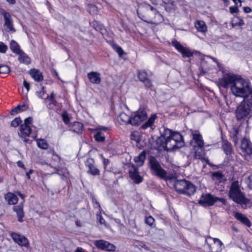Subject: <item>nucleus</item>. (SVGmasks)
Masks as SVG:
<instances>
[{
  "label": "nucleus",
  "mask_w": 252,
  "mask_h": 252,
  "mask_svg": "<svg viewBox=\"0 0 252 252\" xmlns=\"http://www.w3.org/2000/svg\"><path fill=\"white\" fill-rule=\"evenodd\" d=\"M137 12L139 17L149 23L157 24L163 21L162 15L156 9L147 3L140 4Z\"/></svg>",
  "instance_id": "nucleus-1"
},
{
  "label": "nucleus",
  "mask_w": 252,
  "mask_h": 252,
  "mask_svg": "<svg viewBox=\"0 0 252 252\" xmlns=\"http://www.w3.org/2000/svg\"><path fill=\"white\" fill-rule=\"evenodd\" d=\"M163 136L164 137L163 147L167 151H172L184 146L183 136L178 132L166 128L164 129Z\"/></svg>",
  "instance_id": "nucleus-2"
},
{
  "label": "nucleus",
  "mask_w": 252,
  "mask_h": 252,
  "mask_svg": "<svg viewBox=\"0 0 252 252\" xmlns=\"http://www.w3.org/2000/svg\"><path fill=\"white\" fill-rule=\"evenodd\" d=\"M231 91L234 95L244 98L250 95L251 94V88L249 82L240 77L235 82L234 86H232Z\"/></svg>",
  "instance_id": "nucleus-3"
},
{
  "label": "nucleus",
  "mask_w": 252,
  "mask_h": 252,
  "mask_svg": "<svg viewBox=\"0 0 252 252\" xmlns=\"http://www.w3.org/2000/svg\"><path fill=\"white\" fill-rule=\"evenodd\" d=\"M228 195L230 199L238 204L247 203V199L241 191L240 186L237 181L232 182Z\"/></svg>",
  "instance_id": "nucleus-4"
},
{
  "label": "nucleus",
  "mask_w": 252,
  "mask_h": 252,
  "mask_svg": "<svg viewBox=\"0 0 252 252\" xmlns=\"http://www.w3.org/2000/svg\"><path fill=\"white\" fill-rule=\"evenodd\" d=\"M252 111V94L244 98L236 111V116L238 120L247 117Z\"/></svg>",
  "instance_id": "nucleus-5"
},
{
  "label": "nucleus",
  "mask_w": 252,
  "mask_h": 252,
  "mask_svg": "<svg viewBox=\"0 0 252 252\" xmlns=\"http://www.w3.org/2000/svg\"><path fill=\"white\" fill-rule=\"evenodd\" d=\"M175 190L179 193L191 195L195 191V186L185 180H177L174 183Z\"/></svg>",
  "instance_id": "nucleus-6"
},
{
  "label": "nucleus",
  "mask_w": 252,
  "mask_h": 252,
  "mask_svg": "<svg viewBox=\"0 0 252 252\" xmlns=\"http://www.w3.org/2000/svg\"><path fill=\"white\" fill-rule=\"evenodd\" d=\"M217 201H219L224 205L226 203V201L224 198L218 197L210 193L202 194L198 200V203L202 206L206 207L213 206Z\"/></svg>",
  "instance_id": "nucleus-7"
},
{
  "label": "nucleus",
  "mask_w": 252,
  "mask_h": 252,
  "mask_svg": "<svg viewBox=\"0 0 252 252\" xmlns=\"http://www.w3.org/2000/svg\"><path fill=\"white\" fill-rule=\"evenodd\" d=\"M239 77L232 73L224 74L222 77L219 79L218 85L224 88L230 87L231 89L232 86H234L235 82L238 80Z\"/></svg>",
  "instance_id": "nucleus-8"
},
{
  "label": "nucleus",
  "mask_w": 252,
  "mask_h": 252,
  "mask_svg": "<svg viewBox=\"0 0 252 252\" xmlns=\"http://www.w3.org/2000/svg\"><path fill=\"white\" fill-rule=\"evenodd\" d=\"M149 164L151 169L153 173L161 179H165L167 177V173L163 169L158 161L154 157L150 158Z\"/></svg>",
  "instance_id": "nucleus-9"
},
{
  "label": "nucleus",
  "mask_w": 252,
  "mask_h": 252,
  "mask_svg": "<svg viewBox=\"0 0 252 252\" xmlns=\"http://www.w3.org/2000/svg\"><path fill=\"white\" fill-rule=\"evenodd\" d=\"M241 150L245 159L249 160L252 156V144L248 139L244 138L241 141Z\"/></svg>",
  "instance_id": "nucleus-10"
},
{
  "label": "nucleus",
  "mask_w": 252,
  "mask_h": 252,
  "mask_svg": "<svg viewBox=\"0 0 252 252\" xmlns=\"http://www.w3.org/2000/svg\"><path fill=\"white\" fill-rule=\"evenodd\" d=\"M206 243L211 252H220L222 250V243L217 238H213L210 236L206 238Z\"/></svg>",
  "instance_id": "nucleus-11"
},
{
  "label": "nucleus",
  "mask_w": 252,
  "mask_h": 252,
  "mask_svg": "<svg viewBox=\"0 0 252 252\" xmlns=\"http://www.w3.org/2000/svg\"><path fill=\"white\" fill-rule=\"evenodd\" d=\"M32 119L29 117L25 120L24 123L21 125L18 133L19 136L21 137L29 136L31 133L30 125L32 123Z\"/></svg>",
  "instance_id": "nucleus-12"
},
{
  "label": "nucleus",
  "mask_w": 252,
  "mask_h": 252,
  "mask_svg": "<svg viewBox=\"0 0 252 252\" xmlns=\"http://www.w3.org/2000/svg\"><path fill=\"white\" fill-rule=\"evenodd\" d=\"M192 140L190 143L193 147L204 148V142L200 133L197 130H191Z\"/></svg>",
  "instance_id": "nucleus-13"
},
{
  "label": "nucleus",
  "mask_w": 252,
  "mask_h": 252,
  "mask_svg": "<svg viewBox=\"0 0 252 252\" xmlns=\"http://www.w3.org/2000/svg\"><path fill=\"white\" fill-rule=\"evenodd\" d=\"M147 118V115L145 111L139 110L131 116L130 125L133 126L138 125Z\"/></svg>",
  "instance_id": "nucleus-14"
},
{
  "label": "nucleus",
  "mask_w": 252,
  "mask_h": 252,
  "mask_svg": "<svg viewBox=\"0 0 252 252\" xmlns=\"http://www.w3.org/2000/svg\"><path fill=\"white\" fill-rule=\"evenodd\" d=\"M94 244L98 249L108 252H114L116 249V247L113 244L104 240H95Z\"/></svg>",
  "instance_id": "nucleus-15"
},
{
  "label": "nucleus",
  "mask_w": 252,
  "mask_h": 252,
  "mask_svg": "<svg viewBox=\"0 0 252 252\" xmlns=\"http://www.w3.org/2000/svg\"><path fill=\"white\" fill-rule=\"evenodd\" d=\"M0 14L3 16L4 21V26L6 28V30L7 32H15L10 14L4 10H1L0 11Z\"/></svg>",
  "instance_id": "nucleus-16"
},
{
  "label": "nucleus",
  "mask_w": 252,
  "mask_h": 252,
  "mask_svg": "<svg viewBox=\"0 0 252 252\" xmlns=\"http://www.w3.org/2000/svg\"><path fill=\"white\" fill-rule=\"evenodd\" d=\"M11 236L13 241L20 246L28 247L29 242L28 239L23 235L16 233H11Z\"/></svg>",
  "instance_id": "nucleus-17"
},
{
  "label": "nucleus",
  "mask_w": 252,
  "mask_h": 252,
  "mask_svg": "<svg viewBox=\"0 0 252 252\" xmlns=\"http://www.w3.org/2000/svg\"><path fill=\"white\" fill-rule=\"evenodd\" d=\"M137 77L140 81L142 82L147 88L153 87L152 81L148 78L147 72L144 70L137 71Z\"/></svg>",
  "instance_id": "nucleus-18"
},
{
  "label": "nucleus",
  "mask_w": 252,
  "mask_h": 252,
  "mask_svg": "<svg viewBox=\"0 0 252 252\" xmlns=\"http://www.w3.org/2000/svg\"><path fill=\"white\" fill-rule=\"evenodd\" d=\"M94 160L93 158H89L85 162V165L88 168V173L92 175L96 176L100 174V171L97 169L94 164Z\"/></svg>",
  "instance_id": "nucleus-19"
},
{
  "label": "nucleus",
  "mask_w": 252,
  "mask_h": 252,
  "mask_svg": "<svg viewBox=\"0 0 252 252\" xmlns=\"http://www.w3.org/2000/svg\"><path fill=\"white\" fill-rule=\"evenodd\" d=\"M129 175L131 180L135 184H139L143 181V178L139 175L138 168L132 165L131 169L128 171Z\"/></svg>",
  "instance_id": "nucleus-20"
},
{
  "label": "nucleus",
  "mask_w": 252,
  "mask_h": 252,
  "mask_svg": "<svg viewBox=\"0 0 252 252\" xmlns=\"http://www.w3.org/2000/svg\"><path fill=\"white\" fill-rule=\"evenodd\" d=\"M172 43L175 48L182 54L183 57H190L193 55V53L189 49L184 47L177 41H173Z\"/></svg>",
  "instance_id": "nucleus-21"
},
{
  "label": "nucleus",
  "mask_w": 252,
  "mask_h": 252,
  "mask_svg": "<svg viewBox=\"0 0 252 252\" xmlns=\"http://www.w3.org/2000/svg\"><path fill=\"white\" fill-rule=\"evenodd\" d=\"M194 150L193 156L196 159H199L204 161L207 164H209L208 158L205 157V152L204 148L193 147Z\"/></svg>",
  "instance_id": "nucleus-22"
},
{
  "label": "nucleus",
  "mask_w": 252,
  "mask_h": 252,
  "mask_svg": "<svg viewBox=\"0 0 252 252\" xmlns=\"http://www.w3.org/2000/svg\"><path fill=\"white\" fill-rule=\"evenodd\" d=\"M90 81L94 84H99L101 82V75L96 71H91L87 74Z\"/></svg>",
  "instance_id": "nucleus-23"
},
{
  "label": "nucleus",
  "mask_w": 252,
  "mask_h": 252,
  "mask_svg": "<svg viewBox=\"0 0 252 252\" xmlns=\"http://www.w3.org/2000/svg\"><path fill=\"white\" fill-rule=\"evenodd\" d=\"M235 218L239 221L246 225L248 227H250L252 225V223L250 220L244 214L238 212H235L234 214Z\"/></svg>",
  "instance_id": "nucleus-24"
},
{
  "label": "nucleus",
  "mask_w": 252,
  "mask_h": 252,
  "mask_svg": "<svg viewBox=\"0 0 252 252\" xmlns=\"http://www.w3.org/2000/svg\"><path fill=\"white\" fill-rule=\"evenodd\" d=\"M29 74L35 81L40 82L43 79L42 73L38 69H32L30 70Z\"/></svg>",
  "instance_id": "nucleus-25"
},
{
  "label": "nucleus",
  "mask_w": 252,
  "mask_h": 252,
  "mask_svg": "<svg viewBox=\"0 0 252 252\" xmlns=\"http://www.w3.org/2000/svg\"><path fill=\"white\" fill-rule=\"evenodd\" d=\"M156 118V115L153 114L151 115L148 120L141 126V128L143 129H146L148 127H150L151 129H154V124Z\"/></svg>",
  "instance_id": "nucleus-26"
},
{
  "label": "nucleus",
  "mask_w": 252,
  "mask_h": 252,
  "mask_svg": "<svg viewBox=\"0 0 252 252\" xmlns=\"http://www.w3.org/2000/svg\"><path fill=\"white\" fill-rule=\"evenodd\" d=\"M194 26L197 31L202 33H205L207 30V26L205 23L202 20L196 21L194 23Z\"/></svg>",
  "instance_id": "nucleus-27"
},
{
  "label": "nucleus",
  "mask_w": 252,
  "mask_h": 252,
  "mask_svg": "<svg viewBox=\"0 0 252 252\" xmlns=\"http://www.w3.org/2000/svg\"><path fill=\"white\" fill-rule=\"evenodd\" d=\"M70 129L76 133H81L83 130V125L82 123L78 122H74L69 126Z\"/></svg>",
  "instance_id": "nucleus-28"
},
{
  "label": "nucleus",
  "mask_w": 252,
  "mask_h": 252,
  "mask_svg": "<svg viewBox=\"0 0 252 252\" xmlns=\"http://www.w3.org/2000/svg\"><path fill=\"white\" fill-rule=\"evenodd\" d=\"M13 210L16 213L17 216L18 218V220L20 222L23 221V218L24 217L23 206L22 204L13 207Z\"/></svg>",
  "instance_id": "nucleus-29"
},
{
  "label": "nucleus",
  "mask_w": 252,
  "mask_h": 252,
  "mask_svg": "<svg viewBox=\"0 0 252 252\" xmlns=\"http://www.w3.org/2000/svg\"><path fill=\"white\" fill-rule=\"evenodd\" d=\"M145 159L146 153L144 151H143L138 156L134 158V160L137 166H141L143 165Z\"/></svg>",
  "instance_id": "nucleus-30"
},
{
  "label": "nucleus",
  "mask_w": 252,
  "mask_h": 252,
  "mask_svg": "<svg viewBox=\"0 0 252 252\" xmlns=\"http://www.w3.org/2000/svg\"><path fill=\"white\" fill-rule=\"evenodd\" d=\"M222 148L224 152L227 155H230L232 153V148L231 145L227 140L222 141Z\"/></svg>",
  "instance_id": "nucleus-31"
},
{
  "label": "nucleus",
  "mask_w": 252,
  "mask_h": 252,
  "mask_svg": "<svg viewBox=\"0 0 252 252\" xmlns=\"http://www.w3.org/2000/svg\"><path fill=\"white\" fill-rule=\"evenodd\" d=\"M5 199L9 204H15L18 201V198L15 194L9 192L5 195Z\"/></svg>",
  "instance_id": "nucleus-32"
},
{
  "label": "nucleus",
  "mask_w": 252,
  "mask_h": 252,
  "mask_svg": "<svg viewBox=\"0 0 252 252\" xmlns=\"http://www.w3.org/2000/svg\"><path fill=\"white\" fill-rule=\"evenodd\" d=\"M17 54L19 55L18 60L20 63L25 64H29L30 63V58L22 51H20V53H18Z\"/></svg>",
  "instance_id": "nucleus-33"
},
{
  "label": "nucleus",
  "mask_w": 252,
  "mask_h": 252,
  "mask_svg": "<svg viewBox=\"0 0 252 252\" xmlns=\"http://www.w3.org/2000/svg\"><path fill=\"white\" fill-rule=\"evenodd\" d=\"M232 27L241 26L244 25L243 20L240 17H234L231 21Z\"/></svg>",
  "instance_id": "nucleus-34"
},
{
  "label": "nucleus",
  "mask_w": 252,
  "mask_h": 252,
  "mask_svg": "<svg viewBox=\"0 0 252 252\" xmlns=\"http://www.w3.org/2000/svg\"><path fill=\"white\" fill-rule=\"evenodd\" d=\"M119 120L122 122H123L124 124H130V119L131 117L128 116L125 113H122L120 114L119 116Z\"/></svg>",
  "instance_id": "nucleus-35"
},
{
  "label": "nucleus",
  "mask_w": 252,
  "mask_h": 252,
  "mask_svg": "<svg viewBox=\"0 0 252 252\" xmlns=\"http://www.w3.org/2000/svg\"><path fill=\"white\" fill-rule=\"evenodd\" d=\"M56 170V173L62 176L63 179L64 177H66L68 174V172L66 168H61L59 166H57L54 167Z\"/></svg>",
  "instance_id": "nucleus-36"
},
{
  "label": "nucleus",
  "mask_w": 252,
  "mask_h": 252,
  "mask_svg": "<svg viewBox=\"0 0 252 252\" xmlns=\"http://www.w3.org/2000/svg\"><path fill=\"white\" fill-rule=\"evenodd\" d=\"M10 48L13 52L16 54L20 53V51H21L20 49L19 45L14 40H12L11 41L10 44Z\"/></svg>",
  "instance_id": "nucleus-37"
},
{
  "label": "nucleus",
  "mask_w": 252,
  "mask_h": 252,
  "mask_svg": "<svg viewBox=\"0 0 252 252\" xmlns=\"http://www.w3.org/2000/svg\"><path fill=\"white\" fill-rule=\"evenodd\" d=\"M37 144L39 148L43 149H47L48 147V143L44 139H40L37 140Z\"/></svg>",
  "instance_id": "nucleus-38"
},
{
  "label": "nucleus",
  "mask_w": 252,
  "mask_h": 252,
  "mask_svg": "<svg viewBox=\"0 0 252 252\" xmlns=\"http://www.w3.org/2000/svg\"><path fill=\"white\" fill-rule=\"evenodd\" d=\"M112 47L120 57H122L123 55L124 51L120 46H119L116 44H113L112 45Z\"/></svg>",
  "instance_id": "nucleus-39"
},
{
  "label": "nucleus",
  "mask_w": 252,
  "mask_h": 252,
  "mask_svg": "<svg viewBox=\"0 0 252 252\" xmlns=\"http://www.w3.org/2000/svg\"><path fill=\"white\" fill-rule=\"evenodd\" d=\"M95 140L97 142H103L105 140V136L100 132H98L94 136Z\"/></svg>",
  "instance_id": "nucleus-40"
},
{
  "label": "nucleus",
  "mask_w": 252,
  "mask_h": 252,
  "mask_svg": "<svg viewBox=\"0 0 252 252\" xmlns=\"http://www.w3.org/2000/svg\"><path fill=\"white\" fill-rule=\"evenodd\" d=\"M25 107V106L24 105H18L17 107H16L14 109L11 110V114L12 115H14L15 114L19 113L21 111H23L24 109V108Z\"/></svg>",
  "instance_id": "nucleus-41"
},
{
  "label": "nucleus",
  "mask_w": 252,
  "mask_h": 252,
  "mask_svg": "<svg viewBox=\"0 0 252 252\" xmlns=\"http://www.w3.org/2000/svg\"><path fill=\"white\" fill-rule=\"evenodd\" d=\"M145 222L147 224L149 225V226H150L151 227H153L154 226L155 220L151 216H150L148 217H146Z\"/></svg>",
  "instance_id": "nucleus-42"
},
{
  "label": "nucleus",
  "mask_w": 252,
  "mask_h": 252,
  "mask_svg": "<svg viewBox=\"0 0 252 252\" xmlns=\"http://www.w3.org/2000/svg\"><path fill=\"white\" fill-rule=\"evenodd\" d=\"M10 71L9 67L5 65H0V74H7Z\"/></svg>",
  "instance_id": "nucleus-43"
},
{
  "label": "nucleus",
  "mask_w": 252,
  "mask_h": 252,
  "mask_svg": "<svg viewBox=\"0 0 252 252\" xmlns=\"http://www.w3.org/2000/svg\"><path fill=\"white\" fill-rule=\"evenodd\" d=\"M36 94L39 98H44V95L46 94V91L44 90V87L42 86L41 90L37 91Z\"/></svg>",
  "instance_id": "nucleus-44"
},
{
  "label": "nucleus",
  "mask_w": 252,
  "mask_h": 252,
  "mask_svg": "<svg viewBox=\"0 0 252 252\" xmlns=\"http://www.w3.org/2000/svg\"><path fill=\"white\" fill-rule=\"evenodd\" d=\"M21 122L20 118H16L11 122V126L12 127H16L20 125Z\"/></svg>",
  "instance_id": "nucleus-45"
},
{
  "label": "nucleus",
  "mask_w": 252,
  "mask_h": 252,
  "mask_svg": "<svg viewBox=\"0 0 252 252\" xmlns=\"http://www.w3.org/2000/svg\"><path fill=\"white\" fill-rule=\"evenodd\" d=\"M222 178V174L220 172H215L212 173L213 180H220Z\"/></svg>",
  "instance_id": "nucleus-46"
},
{
  "label": "nucleus",
  "mask_w": 252,
  "mask_h": 252,
  "mask_svg": "<svg viewBox=\"0 0 252 252\" xmlns=\"http://www.w3.org/2000/svg\"><path fill=\"white\" fill-rule=\"evenodd\" d=\"M62 117L63 122L65 124H68L70 121V118L67 113L66 112H63L62 115Z\"/></svg>",
  "instance_id": "nucleus-47"
},
{
  "label": "nucleus",
  "mask_w": 252,
  "mask_h": 252,
  "mask_svg": "<svg viewBox=\"0 0 252 252\" xmlns=\"http://www.w3.org/2000/svg\"><path fill=\"white\" fill-rule=\"evenodd\" d=\"M7 50V46L3 42H0V52L5 53Z\"/></svg>",
  "instance_id": "nucleus-48"
},
{
  "label": "nucleus",
  "mask_w": 252,
  "mask_h": 252,
  "mask_svg": "<svg viewBox=\"0 0 252 252\" xmlns=\"http://www.w3.org/2000/svg\"><path fill=\"white\" fill-rule=\"evenodd\" d=\"M238 134V130L237 129H234V142L235 144H236L238 143V139L237 138V135Z\"/></svg>",
  "instance_id": "nucleus-49"
},
{
  "label": "nucleus",
  "mask_w": 252,
  "mask_h": 252,
  "mask_svg": "<svg viewBox=\"0 0 252 252\" xmlns=\"http://www.w3.org/2000/svg\"><path fill=\"white\" fill-rule=\"evenodd\" d=\"M229 10H230V13L232 14L237 13L239 11L238 8L237 6L230 7Z\"/></svg>",
  "instance_id": "nucleus-50"
},
{
  "label": "nucleus",
  "mask_w": 252,
  "mask_h": 252,
  "mask_svg": "<svg viewBox=\"0 0 252 252\" xmlns=\"http://www.w3.org/2000/svg\"><path fill=\"white\" fill-rule=\"evenodd\" d=\"M46 99L49 100V101L51 103H54V94H52L50 96H49L48 95L46 96Z\"/></svg>",
  "instance_id": "nucleus-51"
},
{
  "label": "nucleus",
  "mask_w": 252,
  "mask_h": 252,
  "mask_svg": "<svg viewBox=\"0 0 252 252\" xmlns=\"http://www.w3.org/2000/svg\"><path fill=\"white\" fill-rule=\"evenodd\" d=\"M23 85L25 88L27 89V92H28L30 89V84L28 83L25 80H24L23 81Z\"/></svg>",
  "instance_id": "nucleus-52"
},
{
  "label": "nucleus",
  "mask_w": 252,
  "mask_h": 252,
  "mask_svg": "<svg viewBox=\"0 0 252 252\" xmlns=\"http://www.w3.org/2000/svg\"><path fill=\"white\" fill-rule=\"evenodd\" d=\"M17 165L19 167H21L24 170H26V167L25 166V165H24L23 163L21 161H18L17 162Z\"/></svg>",
  "instance_id": "nucleus-53"
},
{
  "label": "nucleus",
  "mask_w": 252,
  "mask_h": 252,
  "mask_svg": "<svg viewBox=\"0 0 252 252\" xmlns=\"http://www.w3.org/2000/svg\"><path fill=\"white\" fill-rule=\"evenodd\" d=\"M243 9L244 12L246 13H250L252 11V9L248 6L244 7L243 8Z\"/></svg>",
  "instance_id": "nucleus-54"
},
{
  "label": "nucleus",
  "mask_w": 252,
  "mask_h": 252,
  "mask_svg": "<svg viewBox=\"0 0 252 252\" xmlns=\"http://www.w3.org/2000/svg\"><path fill=\"white\" fill-rule=\"evenodd\" d=\"M103 164L104 166V168L105 169L106 168V166L109 163V160L106 158H103Z\"/></svg>",
  "instance_id": "nucleus-55"
},
{
  "label": "nucleus",
  "mask_w": 252,
  "mask_h": 252,
  "mask_svg": "<svg viewBox=\"0 0 252 252\" xmlns=\"http://www.w3.org/2000/svg\"><path fill=\"white\" fill-rule=\"evenodd\" d=\"M52 160L54 161H60V158L58 155H54L53 157L52 158Z\"/></svg>",
  "instance_id": "nucleus-56"
},
{
  "label": "nucleus",
  "mask_w": 252,
  "mask_h": 252,
  "mask_svg": "<svg viewBox=\"0 0 252 252\" xmlns=\"http://www.w3.org/2000/svg\"><path fill=\"white\" fill-rule=\"evenodd\" d=\"M33 172V170L32 169H30L28 172L26 173V176L28 179H30V174H32Z\"/></svg>",
  "instance_id": "nucleus-57"
},
{
  "label": "nucleus",
  "mask_w": 252,
  "mask_h": 252,
  "mask_svg": "<svg viewBox=\"0 0 252 252\" xmlns=\"http://www.w3.org/2000/svg\"><path fill=\"white\" fill-rule=\"evenodd\" d=\"M98 219H99V221L100 224H102L104 223L105 220L101 216H99V218H98Z\"/></svg>",
  "instance_id": "nucleus-58"
},
{
  "label": "nucleus",
  "mask_w": 252,
  "mask_h": 252,
  "mask_svg": "<svg viewBox=\"0 0 252 252\" xmlns=\"http://www.w3.org/2000/svg\"><path fill=\"white\" fill-rule=\"evenodd\" d=\"M6 1L10 4H14L16 3L15 0H6Z\"/></svg>",
  "instance_id": "nucleus-59"
},
{
  "label": "nucleus",
  "mask_w": 252,
  "mask_h": 252,
  "mask_svg": "<svg viewBox=\"0 0 252 252\" xmlns=\"http://www.w3.org/2000/svg\"><path fill=\"white\" fill-rule=\"evenodd\" d=\"M17 194L23 200V202H24L25 196L20 192H18Z\"/></svg>",
  "instance_id": "nucleus-60"
},
{
  "label": "nucleus",
  "mask_w": 252,
  "mask_h": 252,
  "mask_svg": "<svg viewBox=\"0 0 252 252\" xmlns=\"http://www.w3.org/2000/svg\"><path fill=\"white\" fill-rule=\"evenodd\" d=\"M75 252H85V251L81 248H78Z\"/></svg>",
  "instance_id": "nucleus-61"
},
{
  "label": "nucleus",
  "mask_w": 252,
  "mask_h": 252,
  "mask_svg": "<svg viewBox=\"0 0 252 252\" xmlns=\"http://www.w3.org/2000/svg\"><path fill=\"white\" fill-rule=\"evenodd\" d=\"M235 4L237 5V1L240 3L239 6H241V0H232Z\"/></svg>",
  "instance_id": "nucleus-62"
},
{
  "label": "nucleus",
  "mask_w": 252,
  "mask_h": 252,
  "mask_svg": "<svg viewBox=\"0 0 252 252\" xmlns=\"http://www.w3.org/2000/svg\"><path fill=\"white\" fill-rule=\"evenodd\" d=\"M249 180H250V182L251 183V186H252V175H251L250 177H249Z\"/></svg>",
  "instance_id": "nucleus-63"
},
{
  "label": "nucleus",
  "mask_w": 252,
  "mask_h": 252,
  "mask_svg": "<svg viewBox=\"0 0 252 252\" xmlns=\"http://www.w3.org/2000/svg\"><path fill=\"white\" fill-rule=\"evenodd\" d=\"M24 138V141L26 143H27L29 141V139L28 138H26V137H23Z\"/></svg>",
  "instance_id": "nucleus-64"
}]
</instances>
